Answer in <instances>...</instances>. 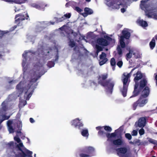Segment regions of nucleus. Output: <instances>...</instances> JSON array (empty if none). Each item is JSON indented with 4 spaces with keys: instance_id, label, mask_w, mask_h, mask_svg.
<instances>
[{
    "instance_id": "obj_1",
    "label": "nucleus",
    "mask_w": 157,
    "mask_h": 157,
    "mask_svg": "<svg viewBox=\"0 0 157 157\" xmlns=\"http://www.w3.org/2000/svg\"><path fill=\"white\" fill-rule=\"evenodd\" d=\"M37 79H35L33 80L32 82H30L31 84L29 86V82H28L24 83L21 82L17 86V89L18 92L20 94H24L25 98L26 100H28L31 97L34 90L33 86V83L35 82Z\"/></svg>"
},
{
    "instance_id": "obj_2",
    "label": "nucleus",
    "mask_w": 157,
    "mask_h": 157,
    "mask_svg": "<svg viewBox=\"0 0 157 157\" xmlns=\"http://www.w3.org/2000/svg\"><path fill=\"white\" fill-rule=\"evenodd\" d=\"M142 77V75L140 72L138 71L136 73V76L134 78V80L136 83V85L135 87L134 90L133 92V96H136L139 92V90H140L146 85L147 82L146 80L143 79L141 81L140 85L137 84V81L140 79Z\"/></svg>"
},
{
    "instance_id": "obj_3",
    "label": "nucleus",
    "mask_w": 157,
    "mask_h": 157,
    "mask_svg": "<svg viewBox=\"0 0 157 157\" xmlns=\"http://www.w3.org/2000/svg\"><path fill=\"white\" fill-rule=\"evenodd\" d=\"M14 139L15 141L19 144L17 145V147L21 151V154L20 155L21 157H25L26 155L30 156L32 155V152L29 151L24 147L23 144L21 142L20 139L18 137L17 134L16 136L14 137Z\"/></svg>"
},
{
    "instance_id": "obj_4",
    "label": "nucleus",
    "mask_w": 157,
    "mask_h": 157,
    "mask_svg": "<svg viewBox=\"0 0 157 157\" xmlns=\"http://www.w3.org/2000/svg\"><path fill=\"white\" fill-rule=\"evenodd\" d=\"M134 69H133L129 73H124L122 76L123 86V88L121 89V91L124 97H125L126 95L127 88L129 82L128 79L131 75V73Z\"/></svg>"
},
{
    "instance_id": "obj_5",
    "label": "nucleus",
    "mask_w": 157,
    "mask_h": 157,
    "mask_svg": "<svg viewBox=\"0 0 157 157\" xmlns=\"http://www.w3.org/2000/svg\"><path fill=\"white\" fill-rule=\"evenodd\" d=\"M146 2L144 1H141L140 6L141 9L144 10L146 14L149 17L157 19V14L150 9V6L146 4Z\"/></svg>"
},
{
    "instance_id": "obj_6",
    "label": "nucleus",
    "mask_w": 157,
    "mask_h": 157,
    "mask_svg": "<svg viewBox=\"0 0 157 157\" xmlns=\"http://www.w3.org/2000/svg\"><path fill=\"white\" fill-rule=\"evenodd\" d=\"M96 129L97 130H99L98 132V135L102 138L105 137L108 138V126H98L96 128Z\"/></svg>"
},
{
    "instance_id": "obj_7",
    "label": "nucleus",
    "mask_w": 157,
    "mask_h": 157,
    "mask_svg": "<svg viewBox=\"0 0 157 157\" xmlns=\"http://www.w3.org/2000/svg\"><path fill=\"white\" fill-rule=\"evenodd\" d=\"M123 36H121L120 39V43L122 48H124L125 47V44L124 41L125 38L128 39L130 36V33L128 32L127 29H124L122 32Z\"/></svg>"
},
{
    "instance_id": "obj_8",
    "label": "nucleus",
    "mask_w": 157,
    "mask_h": 157,
    "mask_svg": "<svg viewBox=\"0 0 157 157\" xmlns=\"http://www.w3.org/2000/svg\"><path fill=\"white\" fill-rule=\"evenodd\" d=\"M147 102V100L146 97L141 96L136 102H135L133 105L134 109H135L138 105L140 107L143 106Z\"/></svg>"
},
{
    "instance_id": "obj_9",
    "label": "nucleus",
    "mask_w": 157,
    "mask_h": 157,
    "mask_svg": "<svg viewBox=\"0 0 157 157\" xmlns=\"http://www.w3.org/2000/svg\"><path fill=\"white\" fill-rule=\"evenodd\" d=\"M81 120V119L79 118H76L71 121V124L75 128L80 129L81 127H82L84 125L83 123Z\"/></svg>"
},
{
    "instance_id": "obj_10",
    "label": "nucleus",
    "mask_w": 157,
    "mask_h": 157,
    "mask_svg": "<svg viewBox=\"0 0 157 157\" xmlns=\"http://www.w3.org/2000/svg\"><path fill=\"white\" fill-rule=\"evenodd\" d=\"M107 78V74L102 75L99 78V83L104 86H107L108 82L106 79Z\"/></svg>"
},
{
    "instance_id": "obj_11",
    "label": "nucleus",
    "mask_w": 157,
    "mask_h": 157,
    "mask_svg": "<svg viewBox=\"0 0 157 157\" xmlns=\"http://www.w3.org/2000/svg\"><path fill=\"white\" fill-rule=\"evenodd\" d=\"M146 123V120L144 117H142L140 118L138 122H136L135 126L136 127H138L140 128H143L144 127Z\"/></svg>"
},
{
    "instance_id": "obj_12",
    "label": "nucleus",
    "mask_w": 157,
    "mask_h": 157,
    "mask_svg": "<svg viewBox=\"0 0 157 157\" xmlns=\"http://www.w3.org/2000/svg\"><path fill=\"white\" fill-rule=\"evenodd\" d=\"M117 154L120 157H128L125 153L127 152V149L126 148H120L117 149Z\"/></svg>"
},
{
    "instance_id": "obj_13",
    "label": "nucleus",
    "mask_w": 157,
    "mask_h": 157,
    "mask_svg": "<svg viewBox=\"0 0 157 157\" xmlns=\"http://www.w3.org/2000/svg\"><path fill=\"white\" fill-rule=\"evenodd\" d=\"M33 6L37 9L44 10V7L47 6V4L43 3H40L39 4L34 3L33 4Z\"/></svg>"
},
{
    "instance_id": "obj_14",
    "label": "nucleus",
    "mask_w": 157,
    "mask_h": 157,
    "mask_svg": "<svg viewBox=\"0 0 157 157\" xmlns=\"http://www.w3.org/2000/svg\"><path fill=\"white\" fill-rule=\"evenodd\" d=\"M27 17L25 18L24 15L22 14H18L16 15L15 17V21L17 23H18V22L19 21H22L25 20V19H28V16H27Z\"/></svg>"
},
{
    "instance_id": "obj_15",
    "label": "nucleus",
    "mask_w": 157,
    "mask_h": 157,
    "mask_svg": "<svg viewBox=\"0 0 157 157\" xmlns=\"http://www.w3.org/2000/svg\"><path fill=\"white\" fill-rule=\"evenodd\" d=\"M85 13H82V15L84 17H86L88 15L92 14L93 11L92 10L88 8H86L84 9Z\"/></svg>"
},
{
    "instance_id": "obj_16",
    "label": "nucleus",
    "mask_w": 157,
    "mask_h": 157,
    "mask_svg": "<svg viewBox=\"0 0 157 157\" xmlns=\"http://www.w3.org/2000/svg\"><path fill=\"white\" fill-rule=\"evenodd\" d=\"M10 3H14L18 4H21L25 3L28 0H4Z\"/></svg>"
},
{
    "instance_id": "obj_17",
    "label": "nucleus",
    "mask_w": 157,
    "mask_h": 157,
    "mask_svg": "<svg viewBox=\"0 0 157 157\" xmlns=\"http://www.w3.org/2000/svg\"><path fill=\"white\" fill-rule=\"evenodd\" d=\"M114 85V81L111 79L109 80V93H112Z\"/></svg>"
},
{
    "instance_id": "obj_18",
    "label": "nucleus",
    "mask_w": 157,
    "mask_h": 157,
    "mask_svg": "<svg viewBox=\"0 0 157 157\" xmlns=\"http://www.w3.org/2000/svg\"><path fill=\"white\" fill-rule=\"evenodd\" d=\"M137 22L141 26L143 27H147L148 25L147 22L145 21H143V20L140 19L137 20Z\"/></svg>"
},
{
    "instance_id": "obj_19",
    "label": "nucleus",
    "mask_w": 157,
    "mask_h": 157,
    "mask_svg": "<svg viewBox=\"0 0 157 157\" xmlns=\"http://www.w3.org/2000/svg\"><path fill=\"white\" fill-rule=\"evenodd\" d=\"M97 42L98 44L100 45L106 46L108 44L107 41L103 39H98L97 40Z\"/></svg>"
},
{
    "instance_id": "obj_20",
    "label": "nucleus",
    "mask_w": 157,
    "mask_h": 157,
    "mask_svg": "<svg viewBox=\"0 0 157 157\" xmlns=\"http://www.w3.org/2000/svg\"><path fill=\"white\" fill-rule=\"evenodd\" d=\"M82 135L84 137L87 138L89 136L88 129L87 128H84L82 130L81 132Z\"/></svg>"
},
{
    "instance_id": "obj_21",
    "label": "nucleus",
    "mask_w": 157,
    "mask_h": 157,
    "mask_svg": "<svg viewBox=\"0 0 157 157\" xmlns=\"http://www.w3.org/2000/svg\"><path fill=\"white\" fill-rule=\"evenodd\" d=\"M149 90L148 87H146L142 92V94L141 96L147 97L148 95Z\"/></svg>"
},
{
    "instance_id": "obj_22",
    "label": "nucleus",
    "mask_w": 157,
    "mask_h": 157,
    "mask_svg": "<svg viewBox=\"0 0 157 157\" xmlns=\"http://www.w3.org/2000/svg\"><path fill=\"white\" fill-rule=\"evenodd\" d=\"M127 49H129V53L127 54L126 55V58L127 60L128 59L131 58L132 56V53H134V50L132 48H127Z\"/></svg>"
},
{
    "instance_id": "obj_23",
    "label": "nucleus",
    "mask_w": 157,
    "mask_h": 157,
    "mask_svg": "<svg viewBox=\"0 0 157 157\" xmlns=\"http://www.w3.org/2000/svg\"><path fill=\"white\" fill-rule=\"evenodd\" d=\"M94 149L92 147H89L86 148L85 151L89 155H92V153L94 151Z\"/></svg>"
},
{
    "instance_id": "obj_24",
    "label": "nucleus",
    "mask_w": 157,
    "mask_h": 157,
    "mask_svg": "<svg viewBox=\"0 0 157 157\" xmlns=\"http://www.w3.org/2000/svg\"><path fill=\"white\" fill-rule=\"evenodd\" d=\"M124 143V141L121 139H118L113 141L114 144L116 145H121Z\"/></svg>"
},
{
    "instance_id": "obj_25",
    "label": "nucleus",
    "mask_w": 157,
    "mask_h": 157,
    "mask_svg": "<svg viewBox=\"0 0 157 157\" xmlns=\"http://www.w3.org/2000/svg\"><path fill=\"white\" fill-rule=\"evenodd\" d=\"M12 121H9L7 122V124L8 127V130L10 133H12L13 132V129L12 128L11 125L12 124Z\"/></svg>"
},
{
    "instance_id": "obj_26",
    "label": "nucleus",
    "mask_w": 157,
    "mask_h": 157,
    "mask_svg": "<svg viewBox=\"0 0 157 157\" xmlns=\"http://www.w3.org/2000/svg\"><path fill=\"white\" fill-rule=\"evenodd\" d=\"M115 40L112 38L109 37V46L110 47H112L115 44Z\"/></svg>"
},
{
    "instance_id": "obj_27",
    "label": "nucleus",
    "mask_w": 157,
    "mask_h": 157,
    "mask_svg": "<svg viewBox=\"0 0 157 157\" xmlns=\"http://www.w3.org/2000/svg\"><path fill=\"white\" fill-rule=\"evenodd\" d=\"M133 55H134L135 57L136 58H140L141 56V54L139 53L137 51H134Z\"/></svg>"
},
{
    "instance_id": "obj_28",
    "label": "nucleus",
    "mask_w": 157,
    "mask_h": 157,
    "mask_svg": "<svg viewBox=\"0 0 157 157\" xmlns=\"http://www.w3.org/2000/svg\"><path fill=\"white\" fill-rule=\"evenodd\" d=\"M155 39L153 38L150 43V47L151 49H153L155 47Z\"/></svg>"
},
{
    "instance_id": "obj_29",
    "label": "nucleus",
    "mask_w": 157,
    "mask_h": 157,
    "mask_svg": "<svg viewBox=\"0 0 157 157\" xmlns=\"http://www.w3.org/2000/svg\"><path fill=\"white\" fill-rule=\"evenodd\" d=\"M110 64L111 66H112L113 67V70H114L115 69L114 66L115 65L116 62L115 59L114 58H112L110 60Z\"/></svg>"
},
{
    "instance_id": "obj_30",
    "label": "nucleus",
    "mask_w": 157,
    "mask_h": 157,
    "mask_svg": "<svg viewBox=\"0 0 157 157\" xmlns=\"http://www.w3.org/2000/svg\"><path fill=\"white\" fill-rule=\"evenodd\" d=\"M71 17V14L68 13V14H65L63 17H62L61 18H60L61 19L59 20V21H63L64 19L65 18H69Z\"/></svg>"
},
{
    "instance_id": "obj_31",
    "label": "nucleus",
    "mask_w": 157,
    "mask_h": 157,
    "mask_svg": "<svg viewBox=\"0 0 157 157\" xmlns=\"http://www.w3.org/2000/svg\"><path fill=\"white\" fill-rule=\"evenodd\" d=\"M96 48L97 49V53L98 55V52L102 50V48L101 46H99L97 44L96 45Z\"/></svg>"
},
{
    "instance_id": "obj_32",
    "label": "nucleus",
    "mask_w": 157,
    "mask_h": 157,
    "mask_svg": "<svg viewBox=\"0 0 157 157\" xmlns=\"http://www.w3.org/2000/svg\"><path fill=\"white\" fill-rule=\"evenodd\" d=\"M92 156V155L87 154L84 153H81L80 155V157H89Z\"/></svg>"
},
{
    "instance_id": "obj_33",
    "label": "nucleus",
    "mask_w": 157,
    "mask_h": 157,
    "mask_svg": "<svg viewBox=\"0 0 157 157\" xmlns=\"http://www.w3.org/2000/svg\"><path fill=\"white\" fill-rule=\"evenodd\" d=\"M106 56V54L104 53H102L101 55L100 56V59H107L105 58Z\"/></svg>"
},
{
    "instance_id": "obj_34",
    "label": "nucleus",
    "mask_w": 157,
    "mask_h": 157,
    "mask_svg": "<svg viewBox=\"0 0 157 157\" xmlns=\"http://www.w3.org/2000/svg\"><path fill=\"white\" fill-rule=\"evenodd\" d=\"M117 51L119 55H120L122 54V51L119 45H118L117 48Z\"/></svg>"
},
{
    "instance_id": "obj_35",
    "label": "nucleus",
    "mask_w": 157,
    "mask_h": 157,
    "mask_svg": "<svg viewBox=\"0 0 157 157\" xmlns=\"http://www.w3.org/2000/svg\"><path fill=\"white\" fill-rule=\"evenodd\" d=\"M74 9L79 13H81L82 11V10L78 7H75Z\"/></svg>"
},
{
    "instance_id": "obj_36",
    "label": "nucleus",
    "mask_w": 157,
    "mask_h": 157,
    "mask_svg": "<svg viewBox=\"0 0 157 157\" xmlns=\"http://www.w3.org/2000/svg\"><path fill=\"white\" fill-rule=\"evenodd\" d=\"M148 141L149 142L153 144H156L157 143L156 141L151 138H148Z\"/></svg>"
},
{
    "instance_id": "obj_37",
    "label": "nucleus",
    "mask_w": 157,
    "mask_h": 157,
    "mask_svg": "<svg viewBox=\"0 0 157 157\" xmlns=\"http://www.w3.org/2000/svg\"><path fill=\"white\" fill-rule=\"evenodd\" d=\"M101 61L100 62L99 64L100 65H102L104 64L107 61V59H100Z\"/></svg>"
},
{
    "instance_id": "obj_38",
    "label": "nucleus",
    "mask_w": 157,
    "mask_h": 157,
    "mask_svg": "<svg viewBox=\"0 0 157 157\" xmlns=\"http://www.w3.org/2000/svg\"><path fill=\"white\" fill-rule=\"evenodd\" d=\"M30 53L26 51H25L23 54V57L25 58L26 59V57L27 56L29 55V53Z\"/></svg>"
},
{
    "instance_id": "obj_39",
    "label": "nucleus",
    "mask_w": 157,
    "mask_h": 157,
    "mask_svg": "<svg viewBox=\"0 0 157 157\" xmlns=\"http://www.w3.org/2000/svg\"><path fill=\"white\" fill-rule=\"evenodd\" d=\"M125 137L128 140H131L132 138L131 135L129 133H126L125 134Z\"/></svg>"
},
{
    "instance_id": "obj_40",
    "label": "nucleus",
    "mask_w": 157,
    "mask_h": 157,
    "mask_svg": "<svg viewBox=\"0 0 157 157\" xmlns=\"http://www.w3.org/2000/svg\"><path fill=\"white\" fill-rule=\"evenodd\" d=\"M117 65L120 68L123 65V62L121 61H119L117 63Z\"/></svg>"
},
{
    "instance_id": "obj_41",
    "label": "nucleus",
    "mask_w": 157,
    "mask_h": 157,
    "mask_svg": "<svg viewBox=\"0 0 157 157\" xmlns=\"http://www.w3.org/2000/svg\"><path fill=\"white\" fill-rule=\"evenodd\" d=\"M144 131L143 128H141L140 130L139 131V133L140 135H143L144 134Z\"/></svg>"
},
{
    "instance_id": "obj_42",
    "label": "nucleus",
    "mask_w": 157,
    "mask_h": 157,
    "mask_svg": "<svg viewBox=\"0 0 157 157\" xmlns=\"http://www.w3.org/2000/svg\"><path fill=\"white\" fill-rule=\"evenodd\" d=\"M137 131L133 130L132 133V134L133 136H136L137 135Z\"/></svg>"
},
{
    "instance_id": "obj_43",
    "label": "nucleus",
    "mask_w": 157,
    "mask_h": 157,
    "mask_svg": "<svg viewBox=\"0 0 157 157\" xmlns=\"http://www.w3.org/2000/svg\"><path fill=\"white\" fill-rule=\"evenodd\" d=\"M26 103V101H23L22 102H20L19 104L20 106H21L22 105L23 106H25Z\"/></svg>"
},
{
    "instance_id": "obj_44",
    "label": "nucleus",
    "mask_w": 157,
    "mask_h": 157,
    "mask_svg": "<svg viewBox=\"0 0 157 157\" xmlns=\"http://www.w3.org/2000/svg\"><path fill=\"white\" fill-rule=\"evenodd\" d=\"M69 45L70 46H71V47H73L75 46V43L73 41H71L69 43Z\"/></svg>"
},
{
    "instance_id": "obj_45",
    "label": "nucleus",
    "mask_w": 157,
    "mask_h": 157,
    "mask_svg": "<svg viewBox=\"0 0 157 157\" xmlns=\"http://www.w3.org/2000/svg\"><path fill=\"white\" fill-rule=\"evenodd\" d=\"M10 117V116H3V117L4 118L3 120L8 119Z\"/></svg>"
},
{
    "instance_id": "obj_46",
    "label": "nucleus",
    "mask_w": 157,
    "mask_h": 157,
    "mask_svg": "<svg viewBox=\"0 0 157 157\" xmlns=\"http://www.w3.org/2000/svg\"><path fill=\"white\" fill-rule=\"evenodd\" d=\"M19 128H21L22 126V122H21V121H19Z\"/></svg>"
},
{
    "instance_id": "obj_47",
    "label": "nucleus",
    "mask_w": 157,
    "mask_h": 157,
    "mask_svg": "<svg viewBox=\"0 0 157 157\" xmlns=\"http://www.w3.org/2000/svg\"><path fill=\"white\" fill-rule=\"evenodd\" d=\"M30 122L32 123H33L34 122V119L32 118H30Z\"/></svg>"
},
{
    "instance_id": "obj_48",
    "label": "nucleus",
    "mask_w": 157,
    "mask_h": 157,
    "mask_svg": "<svg viewBox=\"0 0 157 157\" xmlns=\"http://www.w3.org/2000/svg\"><path fill=\"white\" fill-rule=\"evenodd\" d=\"M126 9V8L125 9L124 8H121V12L122 13H124L125 11V9Z\"/></svg>"
},
{
    "instance_id": "obj_49",
    "label": "nucleus",
    "mask_w": 157,
    "mask_h": 157,
    "mask_svg": "<svg viewBox=\"0 0 157 157\" xmlns=\"http://www.w3.org/2000/svg\"><path fill=\"white\" fill-rule=\"evenodd\" d=\"M3 32L0 31V37H1L3 34Z\"/></svg>"
},
{
    "instance_id": "obj_50",
    "label": "nucleus",
    "mask_w": 157,
    "mask_h": 157,
    "mask_svg": "<svg viewBox=\"0 0 157 157\" xmlns=\"http://www.w3.org/2000/svg\"><path fill=\"white\" fill-rule=\"evenodd\" d=\"M25 61L24 60H23L22 65L23 67H24L25 66Z\"/></svg>"
},
{
    "instance_id": "obj_51",
    "label": "nucleus",
    "mask_w": 157,
    "mask_h": 157,
    "mask_svg": "<svg viewBox=\"0 0 157 157\" xmlns=\"http://www.w3.org/2000/svg\"><path fill=\"white\" fill-rule=\"evenodd\" d=\"M116 135V134L114 133H112L111 135V136H114Z\"/></svg>"
},
{
    "instance_id": "obj_52",
    "label": "nucleus",
    "mask_w": 157,
    "mask_h": 157,
    "mask_svg": "<svg viewBox=\"0 0 157 157\" xmlns=\"http://www.w3.org/2000/svg\"><path fill=\"white\" fill-rule=\"evenodd\" d=\"M155 79L156 81V85H157V74L155 75Z\"/></svg>"
},
{
    "instance_id": "obj_53",
    "label": "nucleus",
    "mask_w": 157,
    "mask_h": 157,
    "mask_svg": "<svg viewBox=\"0 0 157 157\" xmlns=\"http://www.w3.org/2000/svg\"><path fill=\"white\" fill-rule=\"evenodd\" d=\"M111 130H112L111 128L110 127H109V132H110L111 131Z\"/></svg>"
},
{
    "instance_id": "obj_54",
    "label": "nucleus",
    "mask_w": 157,
    "mask_h": 157,
    "mask_svg": "<svg viewBox=\"0 0 157 157\" xmlns=\"http://www.w3.org/2000/svg\"><path fill=\"white\" fill-rule=\"evenodd\" d=\"M108 1L107 0H105V3L106 4H107V2H108Z\"/></svg>"
},
{
    "instance_id": "obj_55",
    "label": "nucleus",
    "mask_w": 157,
    "mask_h": 157,
    "mask_svg": "<svg viewBox=\"0 0 157 157\" xmlns=\"http://www.w3.org/2000/svg\"><path fill=\"white\" fill-rule=\"evenodd\" d=\"M15 12H17V11H18L19 10L18 9H17L16 8L15 9Z\"/></svg>"
},
{
    "instance_id": "obj_56",
    "label": "nucleus",
    "mask_w": 157,
    "mask_h": 157,
    "mask_svg": "<svg viewBox=\"0 0 157 157\" xmlns=\"http://www.w3.org/2000/svg\"><path fill=\"white\" fill-rule=\"evenodd\" d=\"M70 32H71V34H73V32H72V31H70Z\"/></svg>"
},
{
    "instance_id": "obj_57",
    "label": "nucleus",
    "mask_w": 157,
    "mask_h": 157,
    "mask_svg": "<svg viewBox=\"0 0 157 157\" xmlns=\"http://www.w3.org/2000/svg\"><path fill=\"white\" fill-rule=\"evenodd\" d=\"M68 3H67L66 5V6L67 7L68 6Z\"/></svg>"
},
{
    "instance_id": "obj_58",
    "label": "nucleus",
    "mask_w": 157,
    "mask_h": 157,
    "mask_svg": "<svg viewBox=\"0 0 157 157\" xmlns=\"http://www.w3.org/2000/svg\"><path fill=\"white\" fill-rule=\"evenodd\" d=\"M17 134L21 133V132H20V131L17 132Z\"/></svg>"
},
{
    "instance_id": "obj_59",
    "label": "nucleus",
    "mask_w": 157,
    "mask_h": 157,
    "mask_svg": "<svg viewBox=\"0 0 157 157\" xmlns=\"http://www.w3.org/2000/svg\"><path fill=\"white\" fill-rule=\"evenodd\" d=\"M155 38L156 40H157V35L155 36Z\"/></svg>"
},
{
    "instance_id": "obj_60",
    "label": "nucleus",
    "mask_w": 157,
    "mask_h": 157,
    "mask_svg": "<svg viewBox=\"0 0 157 157\" xmlns=\"http://www.w3.org/2000/svg\"><path fill=\"white\" fill-rule=\"evenodd\" d=\"M86 1L87 2H90L91 0H86Z\"/></svg>"
},
{
    "instance_id": "obj_61",
    "label": "nucleus",
    "mask_w": 157,
    "mask_h": 157,
    "mask_svg": "<svg viewBox=\"0 0 157 157\" xmlns=\"http://www.w3.org/2000/svg\"><path fill=\"white\" fill-rule=\"evenodd\" d=\"M10 143H11V144H13V142H11Z\"/></svg>"
},
{
    "instance_id": "obj_62",
    "label": "nucleus",
    "mask_w": 157,
    "mask_h": 157,
    "mask_svg": "<svg viewBox=\"0 0 157 157\" xmlns=\"http://www.w3.org/2000/svg\"><path fill=\"white\" fill-rule=\"evenodd\" d=\"M14 27H15V28H14V29H15L16 28V26H15Z\"/></svg>"
},
{
    "instance_id": "obj_63",
    "label": "nucleus",
    "mask_w": 157,
    "mask_h": 157,
    "mask_svg": "<svg viewBox=\"0 0 157 157\" xmlns=\"http://www.w3.org/2000/svg\"><path fill=\"white\" fill-rule=\"evenodd\" d=\"M1 57V56L0 55V58Z\"/></svg>"
},
{
    "instance_id": "obj_64",
    "label": "nucleus",
    "mask_w": 157,
    "mask_h": 157,
    "mask_svg": "<svg viewBox=\"0 0 157 157\" xmlns=\"http://www.w3.org/2000/svg\"><path fill=\"white\" fill-rule=\"evenodd\" d=\"M152 157H155V156H153Z\"/></svg>"
}]
</instances>
